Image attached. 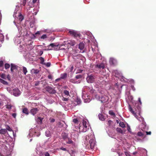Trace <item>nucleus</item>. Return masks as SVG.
<instances>
[{"label":"nucleus","mask_w":156,"mask_h":156,"mask_svg":"<svg viewBox=\"0 0 156 156\" xmlns=\"http://www.w3.org/2000/svg\"><path fill=\"white\" fill-rule=\"evenodd\" d=\"M50 46L52 48H54L55 47H58V44L56 45L55 44V43H51L50 44Z\"/></svg>","instance_id":"nucleus-31"},{"label":"nucleus","mask_w":156,"mask_h":156,"mask_svg":"<svg viewBox=\"0 0 156 156\" xmlns=\"http://www.w3.org/2000/svg\"><path fill=\"white\" fill-rule=\"evenodd\" d=\"M6 77L8 80H10V77L9 75H8Z\"/></svg>","instance_id":"nucleus-52"},{"label":"nucleus","mask_w":156,"mask_h":156,"mask_svg":"<svg viewBox=\"0 0 156 156\" xmlns=\"http://www.w3.org/2000/svg\"><path fill=\"white\" fill-rule=\"evenodd\" d=\"M7 132L6 129H0V134H5Z\"/></svg>","instance_id":"nucleus-17"},{"label":"nucleus","mask_w":156,"mask_h":156,"mask_svg":"<svg viewBox=\"0 0 156 156\" xmlns=\"http://www.w3.org/2000/svg\"><path fill=\"white\" fill-rule=\"evenodd\" d=\"M18 67L17 66L13 64H11V72L13 73L14 70H17Z\"/></svg>","instance_id":"nucleus-8"},{"label":"nucleus","mask_w":156,"mask_h":156,"mask_svg":"<svg viewBox=\"0 0 156 156\" xmlns=\"http://www.w3.org/2000/svg\"><path fill=\"white\" fill-rule=\"evenodd\" d=\"M55 121V119H52L51 120V122H54Z\"/></svg>","instance_id":"nucleus-64"},{"label":"nucleus","mask_w":156,"mask_h":156,"mask_svg":"<svg viewBox=\"0 0 156 156\" xmlns=\"http://www.w3.org/2000/svg\"><path fill=\"white\" fill-rule=\"evenodd\" d=\"M47 50H51L52 49V48L51 47V46H50V45L47 46Z\"/></svg>","instance_id":"nucleus-43"},{"label":"nucleus","mask_w":156,"mask_h":156,"mask_svg":"<svg viewBox=\"0 0 156 156\" xmlns=\"http://www.w3.org/2000/svg\"><path fill=\"white\" fill-rule=\"evenodd\" d=\"M0 77L2 79H6V76L4 74H2L0 76Z\"/></svg>","instance_id":"nucleus-39"},{"label":"nucleus","mask_w":156,"mask_h":156,"mask_svg":"<svg viewBox=\"0 0 156 156\" xmlns=\"http://www.w3.org/2000/svg\"><path fill=\"white\" fill-rule=\"evenodd\" d=\"M43 54V51H41L39 52V54L40 56H41Z\"/></svg>","instance_id":"nucleus-56"},{"label":"nucleus","mask_w":156,"mask_h":156,"mask_svg":"<svg viewBox=\"0 0 156 156\" xmlns=\"http://www.w3.org/2000/svg\"><path fill=\"white\" fill-rule=\"evenodd\" d=\"M5 106L6 108L9 109H11L12 107V106L11 105H7Z\"/></svg>","instance_id":"nucleus-36"},{"label":"nucleus","mask_w":156,"mask_h":156,"mask_svg":"<svg viewBox=\"0 0 156 156\" xmlns=\"http://www.w3.org/2000/svg\"><path fill=\"white\" fill-rule=\"evenodd\" d=\"M96 68H98L99 69H104L105 68V66L103 63H101L97 64L96 66Z\"/></svg>","instance_id":"nucleus-10"},{"label":"nucleus","mask_w":156,"mask_h":156,"mask_svg":"<svg viewBox=\"0 0 156 156\" xmlns=\"http://www.w3.org/2000/svg\"><path fill=\"white\" fill-rule=\"evenodd\" d=\"M58 125L59 127H62L63 126V124L61 123V122H59L58 123Z\"/></svg>","instance_id":"nucleus-49"},{"label":"nucleus","mask_w":156,"mask_h":156,"mask_svg":"<svg viewBox=\"0 0 156 156\" xmlns=\"http://www.w3.org/2000/svg\"><path fill=\"white\" fill-rule=\"evenodd\" d=\"M44 155L45 156H50L49 153L48 152H45Z\"/></svg>","instance_id":"nucleus-53"},{"label":"nucleus","mask_w":156,"mask_h":156,"mask_svg":"<svg viewBox=\"0 0 156 156\" xmlns=\"http://www.w3.org/2000/svg\"><path fill=\"white\" fill-rule=\"evenodd\" d=\"M67 77V74L64 73L62 74L61 75L60 78L62 79H64L66 78Z\"/></svg>","instance_id":"nucleus-22"},{"label":"nucleus","mask_w":156,"mask_h":156,"mask_svg":"<svg viewBox=\"0 0 156 156\" xmlns=\"http://www.w3.org/2000/svg\"><path fill=\"white\" fill-rule=\"evenodd\" d=\"M138 101L139 102H140V105H141V104H142V102H141V99H140V98H138Z\"/></svg>","instance_id":"nucleus-59"},{"label":"nucleus","mask_w":156,"mask_h":156,"mask_svg":"<svg viewBox=\"0 0 156 156\" xmlns=\"http://www.w3.org/2000/svg\"><path fill=\"white\" fill-rule=\"evenodd\" d=\"M82 77V76L81 75H76V76L75 78L76 79H80V78H81Z\"/></svg>","instance_id":"nucleus-40"},{"label":"nucleus","mask_w":156,"mask_h":156,"mask_svg":"<svg viewBox=\"0 0 156 156\" xmlns=\"http://www.w3.org/2000/svg\"><path fill=\"white\" fill-rule=\"evenodd\" d=\"M41 60V63L42 64H45V63H44V59L42 57H40L39 58Z\"/></svg>","instance_id":"nucleus-25"},{"label":"nucleus","mask_w":156,"mask_h":156,"mask_svg":"<svg viewBox=\"0 0 156 156\" xmlns=\"http://www.w3.org/2000/svg\"><path fill=\"white\" fill-rule=\"evenodd\" d=\"M67 96L69 95V92L66 90H65L63 92Z\"/></svg>","instance_id":"nucleus-37"},{"label":"nucleus","mask_w":156,"mask_h":156,"mask_svg":"<svg viewBox=\"0 0 156 156\" xmlns=\"http://www.w3.org/2000/svg\"><path fill=\"white\" fill-rule=\"evenodd\" d=\"M45 135L47 137H49L51 136L50 132L49 131H46L45 132Z\"/></svg>","instance_id":"nucleus-29"},{"label":"nucleus","mask_w":156,"mask_h":156,"mask_svg":"<svg viewBox=\"0 0 156 156\" xmlns=\"http://www.w3.org/2000/svg\"><path fill=\"white\" fill-rule=\"evenodd\" d=\"M109 114L113 116H115V113L112 111H110L109 112Z\"/></svg>","instance_id":"nucleus-41"},{"label":"nucleus","mask_w":156,"mask_h":156,"mask_svg":"<svg viewBox=\"0 0 156 156\" xmlns=\"http://www.w3.org/2000/svg\"><path fill=\"white\" fill-rule=\"evenodd\" d=\"M61 149L64 151H66V149L65 148L62 147L61 148Z\"/></svg>","instance_id":"nucleus-62"},{"label":"nucleus","mask_w":156,"mask_h":156,"mask_svg":"<svg viewBox=\"0 0 156 156\" xmlns=\"http://www.w3.org/2000/svg\"><path fill=\"white\" fill-rule=\"evenodd\" d=\"M23 72L25 75H26L27 73V69L25 67H23Z\"/></svg>","instance_id":"nucleus-24"},{"label":"nucleus","mask_w":156,"mask_h":156,"mask_svg":"<svg viewBox=\"0 0 156 156\" xmlns=\"http://www.w3.org/2000/svg\"><path fill=\"white\" fill-rule=\"evenodd\" d=\"M146 133L147 135H150L151 134V131L146 132Z\"/></svg>","instance_id":"nucleus-57"},{"label":"nucleus","mask_w":156,"mask_h":156,"mask_svg":"<svg viewBox=\"0 0 156 156\" xmlns=\"http://www.w3.org/2000/svg\"><path fill=\"white\" fill-rule=\"evenodd\" d=\"M137 135L139 136H141L143 137H144V134L141 132H139L137 133Z\"/></svg>","instance_id":"nucleus-34"},{"label":"nucleus","mask_w":156,"mask_h":156,"mask_svg":"<svg viewBox=\"0 0 156 156\" xmlns=\"http://www.w3.org/2000/svg\"><path fill=\"white\" fill-rule=\"evenodd\" d=\"M70 82L72 83H76L75 81L74 80H73V79H70Z\"/></svg>","instance_id":"nucleus-51"},{"label":"nucleus","mask_w":156,"mask_h":156,"mask_svg":"<svg viewBox=\"0 0 156 156\" xmlns=\"http://www.w3.org/2000/svg\"><path fill=\"white\" fill-rule=\"evenodd\" d=\"M112 122L111 120H109L108 121V124L109 126H110L112 124Z\"/></svg>","instance_id":"nucleus-44"},{"label":"nucleus","mask_w":156,"mask_h":156,"mask_svg":"<svg viewBox=\"0 0 156 156\" xmlns=\"http://www.w3.org/2000/svg\"><path fill=\"white\" fill-rule=\"evenodd\" d=\"M108 99V97L105 95L101 97H99V100H100L102 103L107 102Z\"/></svg>","instance_id":"nucleus-4"},{"label":"nucleus","mask_w":156,"mask_h":156,"mask_svg":"<svg viewBox=\"0 0 156 156\" xmlns=\"http://www.w3.org/2000/svg\"><path fill=\"white\" fill-rule=\"evenodd\" d=\"M62 137L64 140H65L67 138V136L65 133L62 134Z\"/></svg>","instance_id":"nucleus-28"},{"label":"nucleus","mask_w":156,"mask_h":156,"mask_svg":"<svg viewBox=\"0 0 156 156\" xmlns=\"http://www.w3.org/2000/svg\"><path fill=\"white\" fill-rule=\"evenodd\" d=\"M82 127H83L82 132H86L87 131V130L89 129L88 127L80 126L79 128L80 129Z\"/></svg>","instance_id":"nucleus-19"},{"label":"nucleus","mask_w":156,"mask_h":156,"mask_svg":"<svg viewBox=\"0 0 156 156\" xmlns=\"http://www.w3.org/2000/svg\"><path fill=\"white\" fill-rule=\"evenodd\" d=\"M0 82L4 85H7L8 84L7 82L1 78H0Z\"/></svg>","instance_id":"nucleus-21"},{"label":"nucleus","mask_w":156,"mask_h":156,"mask_svg":"<svg viewBox=\"0 0 156 156\" xmlns=\"http://www.w3.org/2000/svg\"><path fill=\"white\" fill-rule=\"evenodd\" d=\"M69 33L71 35L73 36L74 37L79 36V34L76 31L73 30H69Z\"/></svg>","instance_id":"nucleus-6"},{"label":"nucleus","mask_w":156,"mask_h":156,"mask_svg":"<svg viewBox=\"0 0 156 156\" xmlns=\"http://www.w3.org/2000/svg\"><path fill=\"white\" fill-rule=\"evenodd\" d=\"M10 67V65L8 63H5V67L6 69H7L9 68Z\"/></svg>","instance_id":"nucleus-33"},{"label":"nucleus","mask_w":156,"mask_h":156,"mask_svg":"<svg viewBox=\"0 0 156 156\" xmlns=\"http://www.w3.org/2000/svg\"><path fill=\"white\" fill-rule=\"evenodd\" d=\"M48 77L49 79H51L52 77V76L50 75H48Z\"/></svg>","instance_id":"nucleus-60"},{"label":"nucleus","mask_w":156,"mask_h":156,"mask_svg":"<svg viewBox=\"0 0 156 156\" xmlns=\"http://www.w3.org/2000/svg\"><path fill=\"white\" fill-rule=\"evenodd\" d=\"M13 94L15 96H17L20 94V92L17 88H15L13 89Z\"/></svg>","instance_id":"nucleus-7"},{"label":"nucleus","mask_w":156,"mask_h":156,"mask_svg":"<svg viewBox=\"0 0 156 156\" xmlns=\"http://www.w3.org/2000/svg\"><path fill=\"white\" fill-rule=\"evenodd\" d=\"M16 114L15 113H12V116L14 118H16Z\"/></svg>","instance_id":"nucleus-54"},{"label":"nucleus","mask_w":156,"mask_h":156,"mask_svg":"<svg viewBox=\"0 0 156 156\" xmlns=\"http://www.w3.org/2000/svg\"><path fill=\"white\" fill-rule=\"evenodd\" d=\"M73 122L75 123H76L78 122V120L76 119H74L73 120Z\"/></svg>","instance_id":"nucleus-50"},{"label":"nucleus","mask_w":156,"mask_h":156,"mask_svg":"<svg viewBox=\"0 0 156 156\" xmlns=\"http://www.w3.org/2000/svg\"><path fill=\"white\" fill-rule=\"evenodd\" d=\"M62 100L63 101H67L68 100V99L66 98H63Z\"/></svg>","instance_id":"nucleus-61"},{"label":"nucleus","mask_w":156,"mask_h":156,"mask_svg":"<svg viewBox=\"0 0 156 156\" xmlns=\"http://www.w3.org/2000/svg\"><path fill=\"white\" fill-rule=\"evenodd\" d=\"M6 129L10 132L12 131V129L9 127V126L7 125L6 126Z\"/></svg>","instance_id":"nucleus-30"},{"label":"nucleus","mask_w":156,"mask_h":156,"mask_svg":"<svg viewBox=\"0 0 156 156\" xmlns=\"http://www.w3.org/2000/svg\"><path fill=\"white\" fill-rule=\"evenodd\" d=\"M47 38V35L46 34H43L41 37V38L44 39Z\"/></svg>","instance_id":"nucleus-42"},{"label":"nucleus","mask_w":156,"mask_h":156,"mask_svg":"<svg viewBox=\"0 0 156 156\" xmlns=\"http://www.w3.org/2000/svg\"><path fill=\"white\" fill-rule=\"evenodd\" d=\"M94 90L92 88H91V89L90 88L88 89V91L90 92V94L93 93L94 92Z\"/></svg>","instance_id":"nucleus-38"},{"label":"nucleus","mask_w":156,"mask_h":156,"mask_svg":"<svg viewBox=\"0 0 156 156\" xmlns=\"http://www.w3.org/2000/svg\"><path fill=\"white\" fill-rule=\"evenodd\" d=\"M18 18L19 20L21 21H22L23 19V17L21 14L19 15Z\"/></svg>","instance_id":"nucleus-32"},{"label":"nucleus","mask_w":156,"mask_h":156,"mask_svg":"<svg viewBox=\"0 0 156 156\" xmlns=\"http://www.w3.org/2000/svg\"><path fill=\"white\" fill-rule=\"evenodd\" d=\"M96 78V76L93 75H88L86 78V80L88 83H91L94 82L95 79Z\"/></svg>","instance_id":"nucleus-2"},{"label":"nucleus","mask_w":156,"mask_h":156,"mask_svg":"<svg viewBox=\"0 0 156 156\" xmlns=\"http://www.w3.org/2000/svg\"><path fill=\"white\" fill-rule=\"evenodd\" d=\"M47 67H49L51 65V63L50 62H47V63H45V64H44Z\"/></svg>","instance_id":"nucleus-47"},{"label":"nucleus","mask_w":156,"mask_h":156,"mask_svg":"<svg viewBox=\"0 0 156 156\" xmlns=\"http://www.w3.org/2000/svg\"><path fill=\"white\" fill-rule=\"evenodd\" d=\"M125 153L126 156H130L129 152H125Z\"/></svg>","instance_id":"nucleus-55"},{"label":"nucleus","mask_w":156,"mask_h":156,"mask_svg":"<svg viewBox=\"0 0 156 156\" xmlns=\"http://www.w3.org/2000/svg\"><path fill=\"white\" fill-rule=\"evenodd\" d=\"M3 62L2 60L0 61V67H2L3 66Z\"/></svg>","instance_id":"nucleus-48"},{"label":"nucleus","mask_w":156,"mask_h":156,"mask_svg":"<svg viewBox=\"0 0 156 156\" xmlns=\"http://www.w3.org/2000/svg\"><path fill=\"white\" fill-rule=\"evenodd\" d=\"M39 108H33L31 109L30 111V113L33 115H34L37 114L39 111Z\"/></svg>","instance_id":"nucleus-5"},{"label":"nucleus","mask_w":156,"mask_h":156,"mask_svg":"<svg viewBox=\"0 0 156 156\" xmlns=\"http://www.w3.org/2000/svg\"><path fill=\"white\" fill-rule=\"evenodd\" d=\"M84 44L83 42L80 43L79 45V48L82 50L84 49Z\"/></svg>","instance_id":"nucleus-14"},{"label":"nucleus","mask_w":156,"mask_h":156,"mask_svg":"<svg viewBox=\"0 0 156 156\" xmlns=\"http://www.w3.org/2000/svg\"><path fill=\"white\" fill-rule=\"evenodd\" d=\"M45 90L50 94H55L56 93V91L51 87L48 86L45 88Z\"/></svg>","instance_id":"nucleus-3"},{"label":"nucleus","mask_w":156,"mask_h":156,"mask_svg":"<svg viewBox=\"0 0 156 156\" xmlns=\"http://www.w3.org/2000/svg\"><path fill=\"white\" fill-rule=\"evenodd\" d=\"M119 126L122 127V128H125V125L124 123L122 122H120L119 123Z\"/></svg>","instance_id":"nucleus-26"},{"label":"nucleus","mask_w":156,"mask_h":156,"mask_svg":"<svg viewBox=\"0 0 156 156\" xmlns=\"http://www.w3.org/2000/svg\"><path fill=\"white\" fill-rule=\"evenodd\" d=\"M73 66H72L70 68V72H72V71L73 70Z\"/></svg>","instance_id":"nucleus-58"},{"label":"nucleus","mask_w":156,"mask_h":156,"mask_svg":"<svg viewBox=\"0 0 156 156\" xmlns=\"http://www.w3.org/2000/svg\"><path fill=\"white\" fill-rule=\"evenodd\" d=\"M138 116L136 115L137 118H136V119H137L139 121H140V122H141L142 123H144V119L142 118H139L138 117Z\"/></svg>","instance_id":"nucleus-23"},{"label":"nucleus","mask_w":156,"mask_h":156,"mask_svg":"<svg viewBox=\"0 0 156 156\" xmlns=\"http://www.w3.org/2000/svg\"><path fill=\"white\" fill-rule=\"evenodd\" d=\"M95 145V140L93 139H91L89 140V143L87 146V147L89 149H92L94 147Z\"/></svg>","instance_id":"nucleus-1"},{"label":"nucleus","mask_w":156,"mask_h":156,"mask_svg":"<svg viewBox=\"0 0 156 156\" xmlns=\"http://www.w3.org/2000/svg\"><path fill=\"white\" fill-rule=\"evenodd\" d=\"M26 4V0H23L21 4L23 5V6H25Z\"/></svg>","instance_id":"nucleus-45"},{"label":"nucleus","mask_w":156,"mask_h":156,"mask_svg":"<svg viewBox=\"0 0 156 156\" xmlns=\"http://www.w3.org/2000/svg\"><path fill=\"white\" fill-rule=\"evenodd\" d=\"M116 130L118 132H119L121 133H123V131L122 129L118 127L116 129Z\"/></svg>","instance_id":"nucleus-27"},{"label":"nucleus","mask_w":156,"mask_h":156,"mask_svg":"<svg viewBox=\"0 0 156 156\" xmlns=\"http://www.w3.org/2000/svg\"><path fill=\"white\" fill-rule=\"evenodd\" d=\"M23 112L26 115H27L29 114V112L28 109L26 108H24L23 109Z\"/></svg>","instance_id":"nucleus-18"},{"label":"nucleus","mask_w":156,"mask_h":156,"mask_svg":"<svg viewBox=\"0 0 156 156\" xmlns=\"http://www.w3.org/2000/svg\"><path fill=\"white\" fill-rule=\"evenodd\" d=\"M129 111H130L133 114V115L136 117V118H137L136 114V113L134 112L133 111L132 108L130 106L129 107Z\"/></svg>","instance_id":"nucleus-16"},{"label":"nucleus","mask_w":156,"mask_h":156,"mask_svg":"<svg viewBox=\"0 0 156 156\" xmlns=\"http://www.w3.org/2000/svg\"><path fill=\"white\" fill-rule=\"evenodd\" d=\"M31 72L32 74H37L39 72V71L37 69H33L31 70Z\"/></svg>","instance_id":"nucleus-15"},{"label":"nucleus","mask_w":156,"mask_h":156,"mask_svg":"<svg viewBox=\"0 0 156 156\" xmlns=\"http://www.w3.org/2000/svg\"><path fill=\"white\" fill-rule=\"evenodd\" d=\"M87 122L86 121H84V120H83V127H88L89 126H87Z\"/></svg>","instance_id":"nucleus-35"},{"label":"nucleus","mask_w":156,"mask_h":156,"mask_svg":"<svg viewBox=\"0 0 156 156\" xmlns=\"http://www.w3.org/2000/svg\"><path fill=\"white\" fill-rule=\"evenodd\" d=\"M67 43L72 46H73L76 44V42L74 40L68 41Z\"/></svg>","instance_id":"nucleus-12"},{"label":"nucleus","mask_w":156,"mask_h":156,"mask_svg":"<svg viewBox=\"0 0 156 156\" xmlns=\"http://www.w3.org/2000/svg\"><path fill=\"white\" fill-rule=\"evenodd\" d=\"M109 62L110 64L113 65H115L116 62L115 59L112 58H110Z\"/></svg>","instance_id":"nucleus-13"},{"label":"nucleus","mask_w":156,"mask_h":156,"mask_svg":"<svg viewBox=\"0 0 156 156\" xmlns=\"http://www.w3.org/2000/svg\"><path fill=\"white\" fill-rule=\"evenodd\" d=\"M98 117L99 119L103 121L104 120V118L103 115L101 114H99Z\"/></svg>","instance_id":"nucleus-20"},{"label":"nucleus","mask_w":156,"mask_h":156,"mask_svg":"<svg viewBox=\"0 0 156 156\" xmlns=\"http://www.w3.org/2000/svg\"><path fill=\"white\" fill-rule=\"evenodd\" d=\"M127 129L129 131H130V128L129 126H128L127 128Z\"/></svg>","instance_id":"nucleus-63"},{"label":"nucleus","mask_w":156,"mask_h":156,"mask_svg":"<svg viewBox=\"0 0 156 156\" xmlns=\"http://www.w3.org/2000/svg\"><path fill=\"white\" fill-rule=\"evenodd\" d=\"M41 82H42V84H44V85H46L47 84V82L46 81V80H41L40 81H35L34 82L35 83V86H38L39 84Z\"/></svg>","instance_id":"nucleus-9"},{"label":"nucleus","mask_w":156,"mask_h":156,"mask_svg":"<svg viewBox=\"0 0 156 156\" xmlns=\"http://www.w3.org/2000/svg\"><path fill=\"white\" fill-rule=\"evenodd\" d=\"M73 143V142L70 139H69L68 141L67 142V143L68 144H72Z\"/></svg>","instance_id":"nucleus-46"},{"label":"nucleus","mask_w":156,"mask_h":156,"mask_svg":"<svg viewBox=\"0 0 156 156\" xmlns=\"http://www.w3.org/2000/svg\"><path fill=\"white\" fill-rule=\"evenodd\" d=\"M43 119V118H41L40 117H38L36 119V120L37 123L39 124H41Z\"/></svg>","instance_id":"nucleus-11"}]
</instances>
